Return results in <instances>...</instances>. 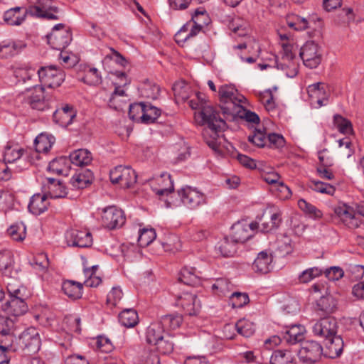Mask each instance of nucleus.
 <instances>
[{
    "instance_id": "cd10ccee",
    "label": "nucleus",
    "mask_w": 364,
    "mask_h": 364,
    "mask_svg": "<svg viewBox=\"0 0 364 364\" xmlns=\"http://www.w3.org/2000/svg\"><path fill=\"white\" fill-rule=\"evenodd\" d=\"M252 234L250 232V226L246 222H238L231 228L230 237L237 243H243L250 238Z\"/></svg>"
},
{
    "instance_id": "f03ea898",
    "label": "nucleus",
    "mask_w": 364,
    "mask_h": 364,
    "mask_svg": "<svg viewBox=\"0 0 364 364\" xmlns=\"http://www.w3.org/2000/svg\"><path fill=\"white\" fill-rule=\"evenodd\" d=\"M44 91L45 89L42 85H35L33 89H26L24 92L18 95V98L32 109L43 111L49 108V101L46 98Z\"/></svg>"
},
{
    "instance_id": "f257e3e1",
    "label": "nucleus",
    "mask_w": 364,
    "mask_h": 364,
    "mask_svg": "<svg viewBox=\"0 0 364 364\" xmlns=\"http://www.w3.org/2000/svg\"><path fill=\"white\" fill-rule=\"evenodd\" d=\"M218 93L223 117L228 121H234L242 109L240 104L245 97L234 87L228 85L221 86Z\"/></svg>"
},
{
    "instance_id": "ea45409f",
    "label": "nucleus",
    "mask_w": 364,
    "mask_h": 364,
    "mask_svg": "<svg viewBox=\"0 0 364 364\" xmlns=\"http://www.w3.org/2000/svg\"><path fill=\"white\" fill-rule=\"evenodd\" d=\"M317 309L325 314H331L337 308V301L331 294L321 296L316 302Z\"/></svg>"
},
{
    "instance_id": "20e7f679",
    "label": "nucleus",
    "mask_w": 364,
    "mask_h": 364,
    "mask_svg": "<svg viewBox=\"0 0 364 364\" xmlns=\"http://www.w3.org/2000/svg\"><path fill=\"white\" fill-rule=\"evenodd\" d=\"M198 114L201 117L202 124H207L215 134L224 131L227 127L225 122L227 119H222L213 106L205 104V106H202V109Z\"/></svg>"
},
{
    "instance_id": "5701e85b",
    "label": "nucleus",
    "mask_w": 364,
    "mask_h": 364,
    "mask_svg": "<svg viewBox=\"0 0 364 364\" xmlns=\"http://www.w3.org/2000/svg\"><path fill=\"white\" fill-rule=\"evenodd\" d=\"M326 356L331 358H336L338 357L343 352L344 347V342L341 336H332L329 338L325 339Z\"/></svg>"
},
{
    "instance_id": "9d476101",
    "label": "nucleus",
    "mask_w": 364,
    "mask_h": 364,
    "mask_svg": "<svg viewBox=\"0 0 364 364\" xmlns=\"http://www.w3.org/2000/svg\"><path fill=\"white\" fill-rule=\"evenodd\" d=\"M28 15L31 16L46 18L48 20H58L55 14L58 12V8L53 6V0H38L35 5L28 7Z\"/></svg>"
},
{
    "instance_id": "864d4df0",
    "label": "nucleus",
    "mask_w": 364,
    "mask_h": 364,
    "mask_svg": "<svg viewBox=\"0 0 364 364\" xmlns=\"http://www.w3.org/2000/svg\"><path fill=\"white\" fill-rule=\"evenodd\" d=\"M309 186L316 192L329 196H333L336 192V188L333 186L320 181L311 180Z\"/></svg>"
},
{
    "instance_id": "2f4dec72",
    "label": "nucleus",
    "mask_w": 364,
    "mask_h": 364,
    "mask_svg": "<svg viewBox=\"0 0 364 364\" xmlns=\"http://www.w3.org/2000/svg\"><path fill=\"white\" fill-rule=\"evenodd\" d=\"M14 255L9 250L0 252V272L7 277L11 278L14 273Z\"/></svg>"
},
{
    "instance_id": "79ce46f5",
    "label": "nucleus",
    "mask_w": 364,
    "mask_h": 364,
    "mask_svg": "<svg viewBox=\"0 0 364 364\" xmlns=\"http://www.w3.org/2000/svg\"><path fill=\"white\" fill-rule=\"evenodd\" d=\"M119 321L127 328H132L139 322L138 314L133 309H124L119 314Z\"/></svg>"
},
{
    "instance_id": "c03bdc74",
    "label": "nucleus",
    "mask_w": 364,
    "mask_h": 364,
    "mask_svg": "<svg viewBox=\"0 0 364 364\" xmlns=\"http://www.w3.org/2000/svg\"><path fill=\"white\" fill-rule=\"evenodd\" d=\"M55 142V138L51 135L40 134L35 139V149L37 152L47 153Z\"/></svg>"
},
{
    "instance_id": "680f3d73",
    "label": "nucleus",
    "mask_w": 364,
    "mask_h": 364,
    "mask_svg": "<svg viewBox=\"0 0 364 364\" xmlns=\"http://www.w3.org/2000/svg\"><path fill=\"white\" fill-rule=\"evenodd\" d=\"M323 273L318 267H311L303 271L299 276V281L301 283H308Z\"/></svg>"
},
{
    "instance_id": "f8f14e48",
    "label": "nucleus",
    "mask_w": 364,
    "mask_h": 364,
    "mask_svg": "<svg viewBox=\"0 0 364 364\" xmlns=\"http://www.w3.org/2000/svg\"><path fill=\"white\" fill-rule=\"evenodd\" d=\"M126 220L124 212L115 206H109L103 210L102 223L105 228L113 230L122 227Z\"/></svg>"
},
{
    "instance_id": "c756f323",
    "label": "nucleus",
    "mask_w": 364,
    "mask_h": 364,
    "mask_svg": "<svg viewBox=\"0 0 364 364\" xmlns=\"http://www.w3.org/2000/svg\"><path fill=\"white\" fill-rule=\"evenodd\" d=\"M94 176L89 169H81L70 178V184L75 188L82 189L91 184Z\"/></svg>"
},
{
    "instance_id": "72a5a7b5",
    "label": "nucleus",
    "mask_w": 364,
    "mask_h": 364,
    "mask_svg": "<svg viewBox=\"0 0 364 364\" xmlns=\"http://www.w3.org/2000/svg\"><path fill=\"white\" fill-rule=\"evenodd\" d=\"M237 244L230 237H224L218 242L215 249L224 257H233L237 252Z\"/></svg>"
},
{
    "instance_id": "4c0bfd02",
    "label": "nucleus",
    "mask_w": 364,
    "mask_h": 364,
    "mask_svg": "<svg viewBox=\"0 0 364 364\" xmlns=\"http://www.w3.org/2000/svg\"><path fill=\"white\" fill-rule=\"evenodd\" d=\"M139 90L142 97L151 100L157 99L160 92L159 87L156 83L149 80L142 82Z\"/></svg>"
},
{
    "instance_id": "dca6fc26",
    "label": "nucleus",
    "mask_w": 364,
    "mask_h": 364,
    "mask_svg": "<svg viewBox=\"0 0 364 364\" xmlns=\"http://www.w3.org/2000/svg\"><path fill=\"white\" fill-rule=\"evenodd\" d=\"M175 305L181 308L188 316L196 315L200 308V304L197 302V296L188 292H184L178 296Z\"/></svg>"
},
{
    "instance_id": "e2e57ef3",
    "label": "nucleus",
    "mask_w": 364,
    "mask_h": 364,
    "mask_svg": "<svg viewBox=\"0 0 364 364\" xmlns=\"http://www.w3.org/2000/svg\"><path fill=\"white\" fill-rule=\"evenodd\" d=\"M8 233L16 241H22L26 237V227L21 225H13L8 229Z\"/></svg>"
},
{
    "instance_id": "6e6d98bb",
    "label": "nucleus",
    "mask_w": 364,
    "mask_h": 364,
    "mask_svg": "<svg viewBox=\"0 0 364 364\" xmlns=\"http://www.w3.org/2000/svg\"><path fill=\"white\" fill-rule=\"evenodd\" d=\"M232 284L228 279L225 278L217 279L212 285V289L216 291L219 296H226L230 291Z\"/></svg>"
},
{
    "instance_id": "338daca9",
    "label": "nucleus",
    "mask_w": 364,
    "mask_h": 364,
    "mask_svg": "<svg viewBox=\"0 0 364 364\" xmlns=\"http://www.w3.org/2000/svg\"><path fill=\"white\" fill-rule=\"evenodd\" d=\"M32 265L35 269L45 272L49 266V260L47 255L44 252L38 254L34 257Z\"/></svg>"
},
{
    "instance_id": "bb28decb",
    "label": "nucleus",
    "mask_w": 364,
    "mask_h": 364,
    "mask_svg": "<svg viewBox=\"0 0 364 364\" xmlns=\"http://www.w3.org/2000/svg\"><path fill=\"white\" fill-rule=\"evenodd\" d=\"M16 323L14 319L0 315V340L12 343L14 337Z\"/></svg>"
},
{
    "instance_id": "4d7b16f0",
    "label": "nucleus",
    "mask_w": 364,
    "mask_h": 364,
    "mask_svg": "<svg viewBox=\"0 0 364 364\" xmlns=\"http://www.w3.org/2000/svg\"><path fill=\"white\" fill-rule=\"evenodd\" d=\"M249 302V296L246 293L233 292L229 298V304L233 309L242 308Z\"/></svg>"
},
{
    "instance_id": "f704fd0d",
    "label": "nucleus",
    "mask_w": 364,
    "mask_h": 364,
    "mask_svg": "<svg viewBox=\"0 0 364 364\" xmlns=\"http://www.w3.org/2000/svg\"><path fill=\"white\" fill-rule=\"evenodd\" d=\"M92 154L87 149H78L70 154L71 163L77 166L90 164L92 161Z\"/></svg>"
},
{
    "instance_id": "a19ab883",
    "label": "nucleus",
    "mask_w": 364,
    "mask_h": 364,
    "mask_svg": "<svg viewBox=\"0 0 364 364\" xmlns=\"http://www.w3.org/2000/svg\"><path fill=\"white\" fill-rule=\"evenodd\" d=\"M6 292L8 298L22 297L28 298L27 290L25 287L21 285L19 282L11 279L7 282Z\"/></svg>"
},
{
    "instance_id": "4468645a",
    "label": "nucleus",
    "mask_w": 364,
    "mask_h": 364,
    "mask_svg": "<svg viewBox=\"0 0 364 364\" xmlns=\"http://www.w3.org/2000/svg\"><path fill=\"white\" fill-rule=\"evenodd\" d=\"M338 323L336 319L327 316L318 320L312 326L314 336L323 338H329L337 333Z\"/></svg>"
},
{
    "instance_id": "393cba45",
    "label": "nucleus",
    "mask_w": 364,
    "mask_h": 364,
    "mask_svg": "<svg viewBox=\"0 0 364 364\" xmlns=\"http://www.w3.org/2000/svg\"><path fill=\"white\" fill-rule=\"evenodd\" d=\"M43 188L47 196L51 198H64L67 195L65 186L53 178H47Z\"/></svg>"
},
{
    "instance_id": "774afa93",
    "label": "nucleus",
    "mask_w": 364,
    "mask_h": 364,
    "mask_svg": "<svg viewBox=\"0 0 364 364\" xmlns=\"http://www.w3.org/2000/svg\"><path fill=\"white\" fill-rule=\"evenodd\" d=\"M271 191L282 200H285L291 197V191L290 188L281 181Z\"/></svg>"
},
{
    "instance_id": "39448f33",
    "label": "nucleus",
    "mask_w": 364,
    "mask_h": 364,
    "mask_svg": "<svg viewBox=\"0 0 364 364\" xmlns=\"http://www.w3.org/2000/svg\"><path fill=\"white\" fill-rule=\"evenodd\" d=\"M180 201L188 209L195 210L207 203L205 195L197 188L185 186L178 191Z\"/></svg>"
},
{
    "instance_id": "bf43d9fd",
    "label": "nucleus",
    "mask_w": 364,
    "mask_h": 364,
    "mask_svg": "<svg viewBox=\"0 0 364 364\" xmlns=\"http://www.w3.org/2000/svg\"><path fill=\"white\" fill-rule=\"evenodd\" d=\"M237 331L245 337H250L255 331V326L250 321L242 319L238 321L235 324Z\"/></svg>"
},
{
    "instance_id": "a18cd8bd",
    "label": "nucleus",
    "mask_w": 364,
    "mask_h": 364,
    "mask_svg": "<svg viewBox=\"0 0 364 364\" xmlns=\"http://www.w3.org/2000/svg\"><path fill=\"white\" fill-rule=\"evenodd\" d=\"M183 318L178 314H168L163 316L159 323L165 330H173L178 328L182 323Z\"/></svg>"
},
{
    "instance_id": "09e8293b",
    "label": "nucleus",
    "mask_w": 364,
    "mask_h": 364,
    "mask_svg": "<svg viewBox=\"0 0 364 364\" xmlns=\"http://www.w3.org/2000/svg\"><path fill=\"white\" fill-rule=\"evenodd\" d=\"M293 361V356L290 351L277 350L270 357V364H290Z\"/></svg>"
},
{
    "instance_id": "2eb2a0df",
    "label": "nucleus",
    "mask_w": 364,
    "mask_h": 364,
    "mask_svg": "<svg viewBox=\"0 0 364 364\" xmlns=\"http://www.w3.org/2000/svg\"><path fill=\"white\" fill-rule=\"evenodd\" d=\"M334 213L350 229H355L360 226L361 219L354 210L345 204L334 208Z\"/></svg>"
},
{
    "instance_id": "4be33fe9",
    "label": "nucleus",
    "mask_w": 364,
    "mask_h": 364,
    "mask_svg": "<svg viewBox=\"0 0 364 364\" xmlns=\"http://www.w3.org/2000/svg\"><path fill=\"white\" fill-rule=\"evenodd\" d=\"M273 256L267 250L262 251L258 255L252 264V269L259 274H267L272 268Z\"/></svg>"
},
{
    "instance_id": "de8ad7c7",
    "label": "nucleus",
    "mask_w": 364,
    "mask_h": 364,
    "mask_svg": "<svg viewBox=\"0 0 364 364\" xmlns=\"http://www.w3.org/2000/svg\"><path fill=\"white\" fill-rule=\"evenodd\" d=\"M298 205L302 211L314 220H318L323 217V213L321 210L308 203L304 199H299L298 200Z\"/></svg>"
},
{
    "instance_id": "0eeeda50",
    "label": "nucleus",
    "mask_w": 364,
    "mask_h": 364,
    "mask_svg": "<svg viewBox=\"0 0 364 364\" xmlns=\"http://www.w3.org/2000/svg\"><path fill=\"white\" fill-rule=\"evenodd\" d=\"M110 181L123 188L132 187L136 183L137 175L129 166H117L109 172Z\"/></svg>"
},
{
    "instance_id": "473e14b6",
    "label": "nucleus",
    "mask_w": 364,
    "mask_h": 364,
    "mask_svg": "<svg viewBox=\"0 0 364 364\" xmlns=\"http://www.w3.org/2000/svg\"><path fill=\"white\" fill-rule=\"evenodd\" d=\"M82 284L73 280L64 281L62 284V290L64 294L71 299H80L82 295Z\"/></svg>"
},
{
    "instance_id": "58836bf2",
    "label": "nucleus",
    "mask_w": 364,
    "mask_h": 364,
    "mask_svg": "<svg viewBox=\"0 0 364 364\" xmlns=\"http://www.w3.org/2000/svg\"><path fill=\"white\" fill-rule=\"evenodd\" d=\"M179 281L186 285L194 286L200 282L196 268L185 267L181 269Z\"/></svg>"
},
{
    "instance_id": "aec40b11",
    "label": "nucleus",
    "mask_w": 364,
    "mask_h": 364,
    "mask_svg": "<svg viewBox=\"0 0 364 364\" xmlns=\"http://www.w3.org/2000/svg\"><path fill=\"white\" fill-rule=\"evenodd\" d=\"M28 298L15 297L8 298L2 304V309L14 316H19L26 314L28 309L26 299Z\"/></svg>"
},
{
    "instance_id": "603ef678",
    "label": "nucleus",
    "mask_w": 364,
    "mask_h": 364,
    "mask_svg": "<svg viewBox=\"0 0 364 364\" xmlns=\"http://www.w3.org/2000/svg\"><path fill=\"white\" fill-rule=\"evenodd\" d=\"M156 237L154 228H143L139 231L138 242L142 247L149 245Z\"/></svg>"
},
{
    "instance_id": "9b49d317",
    "label": "nucleus",
    "mask_w": 364,
    "mask_h": 364,
    "mask_svg": "<svg viewBox=\"0 0 364 364\" xmlns=\"http://www.w3.org/2000/svg\"><path fill=\"white\" fill-rule=\"evenodd\" d=\"M283 53L280 61L274 56L276 68L285 71L287 77H293L298 73L297 65L294 62L295 55L292 53V46L289 43L282 44Z\"/></svg>"
},
{
    "instance_id": "7ed1b4c3",
    "label": "nucleus",
    "mask_w": 364,
    "mask_h": 364,
    "mask_svg": "<svg viewBox=\"0 0 364 364\" xmlns=\"http://www.w3.org/2000/svg\"><path fill=\"white\" fill-rule=\"evenodd\" d=\"M48 43L51 48L58 50H63L73 40L72 32L69 27L63 23L55 25L51 33L47 36Z\"/></svg>"
},
{
    "instance_id": "f3484780",
    "label": "nucleus",
    "mask_w": 364,
    "mask_h": 364,
    "mask_svg": "<svg viewBox=\"0 0 364 364\" xmlns=\"http://www.w3.org/2000/svg\"><path fill=\"white\" fill-rule=\"evenodd\" d=\"M65 238L69 246L88 247L92 244V235L87 230L71 229L67 231Z\"/></svg>"
},
{
    "instance_id": "052dcab7",
    "label": "nucleus",
    "mask_w": 364,
    "mask_h": 364,
    "mask_svg": "<svg viewBox=\"0 0 364 364\" xmlns=\"http://www.w3.org/2000/svg\"><path fill=\"white\" fill-rule=\"evenodd\" d=\"M146 107L145 102L134 103L129 105V117L131 119L136 122H141V115Z\"/></svg>"
},
{
    "instance_id": "ddd939ff",
    "label": "nucleus",
    "mask_w": 364,
    "mask_h": 364,
    "mask_svg": "<svg viewBox=\"0 0 364 364\" xmlns=\"http://www.w3.org/2000/svg\"><path fill=\"white\" fill-rule=\"evenodd\" d=\"M323 348L321 345L314 341H306L302 343L298 355L303 362L314 363L321 357Z\"/></svg>"
},
{
    "instance_id": "49530a36",
    "label": "nucleus",
    "mask_w": 364,
    "mask_h": 364,
    "mask_svg": "<svg viewBox=\"0 0 364 364\" xmlns=\"http://www.w3.org/2000/svg\"><path fill=\"white\" fill-rule=\"evenodd\" d=\"M333 122L340 133L349 134L353 132V124L350 120L341 114H336L333 116Z\"/></svg>"
},
{
    "instance_id": "6e6552de",
    "label": "nucleus",
    "mask_w": 364,
    "mask_h": 364,
    "mask_svg": "<svg viewBox=\"0 0 364 364\" xmlns=\"http://www.w3.org/2000/svg\"><path fill=\"white\" fill-rule=\"evenodd\" d=\"M299 56L306 67L313 69L321 63L322 54L319 46L314 41H309L300 48Z\"/></svg>"
},
{
    "instance_id": "c85d7f7f",
    "label": "nucleus",
    "mask_w": 364,
    "mask_h": 364,
    "mask_svg": "<svg viewBox=\"0 0 364 364\" xmlns=\"http://www.w3.org/2000/svg\"><path fill=\"white\" fill-rule=\"evenodd\" d=\"M26 44L21 41L6 40L0 43V55L9 58L17 55L24 48Z\"/></svg>"
},
{
    "instance_id": "7c9ffc66",
    "label": "nucleus",
    "mask_w": 364,
    "mask_h": 364,
    "mask_svg": "<svg viewBox=\"0 0 364 364\" xmlns=\"http://www.w3.org/2000/svg\"><path fill=\"white\" fill-rule=\"evenodd\" d=\"M49 205V202L47 199V195L37 193L34 194L29 202L28 208L29 211L33 215H41L44 213Z\"/></svg>"
},
{
    "instance_id": "a211bd4d",
    "label": "nucleus",
    "mask_w": 364,
    "mask_h": 364,
    "mask_svg": "<svg viewBox=\"0 0 364 364\" xmlns=\"http://www.w3.org/2000/svg\"><path fill=\"white\" fill-rule=\"evenodd\" d=\"M307 92L311 104H317L316 107H321L327 105L329 94L325 89L324 83L316 82L310 85L307 88Z\"/></svg>"
},
{
    "instance_id": "412c9836",
    "label": "nucleus",
    "mask_w": 364,
    "mask_h": 364,
    "mask_svg": "<svg viewBox=\"0 0 364 364\" xmlns=\"http://www.w3.org/2000/svg\"><path fill=\"white\" fill-rule=\"evenodd\" d=\"M305 327L302 325L295 324L286 326L282 331L283 341L289 345H294L304 339Z\"/></svg>"
},
{
    "instance_id": "e433bc0d",
    "label": "nucleus",
    "mask_w": 364,
    "mask_h": 364,
    "mask_svg": "<svg viewBox=\"0 0 364 364\" xmlns=\"http://www.w3.org/2000/svg\"><path fill=\"white\" fill-rule=\"evenodd\" d=\"M166 335L165 331L163 329V327L161 326V324L157 323H152L147 328L146 333V341L149 344L155 345L157 342L163 338V337Z\"/></svg>"
},
{
    "instance_id": "8fccbe9b",
    "label": "nucleus",
    "mask_w": 364,
    "mask_h": 364,
    "mask_svg": "<svg viewBox=\"0 0 364 364\" xmlns=\"http://www.w3.org/2000/svg\"><path fill=\"white\" fill-rule=\"evenodd\" d=\"M161 115V109L149 103H146V107L141 115V122L144 124H151L154 122Z\"/></svg>"
},
{
    "instance_id": "b1692460",
    "label": "nucleus",
    "mask_w": 364,
    "mask_h": 364,
    "mask_svg": "<svg viewBox=\"0 0 364 364\" xmlns=\"http://www.w3.org/2000/svg\"><path fill=\"white\" fill-rule=\"evenodd\" d=\"M27 15L28 8L23 10L22 7L16 6L5 11L4 21L9 26H20L25 21Z\"/></svg>"
},
{
    "instance_id": "6ab92c4d",
    "label": "nucleus",
    "mask_w": 364,
    "mask_h": 364,
    "mask_svg": "<svg viewBox=\"0 0 364 364\" xmlns=\"http://www.w3.org/2000/svg\"><path fill=\"white\" fill-rule=\"evenodd\" d=\"M75 117L76 111L73 106L67 104L54 112L53 120L59 126L66 127L73 123Z\"/></svg>"
},
{
    "instance_id": "69168bd1",
    "label": "nucleus",
    "mask_w": 364,
    "mask_h": 364,
    "mask_svg": "<svg viewBox=\"0 0 364 364\" xmlns=\"http://www.w3.org/2000/svg\"><path fill=\"white\" fill-rule=\"evenodd\" d=\"M65 161L66 159L63 157L54 159L49 163L48 169L49 171H51L54 173L61 175L63 173L65 169Z\"/></svg>"
},
{
    "instance_id": "a878e982",
    "label": "nucleus",
    "mask_w": 364,
    "mask_h": 364,
    "mask_svg": "<svg viewBox=\"0 0 364 364\" xmlns=\"http://www.w3.org/2000/svg\"><path fill=\"white\" fill-rule=\"evenodd\" d=\"M152 183L158 184L159 187H152V189L159 196H167L173 192V183L169 174L162 173L159 177L154 179Z\"/></svg>"
},
{
    "instance_id": "c9c22d12",
    "label": "nucleus",
    "mask_w": 364,
    "mask_h": 364,
    "mask_svg": "<svg viewBox=\"0 0 364 364\" xmlns=\"http://www.w3.org/2000/svg\"><path fill=\"white\" fill-rule=\"evenodd\" d=\"M282 223V215L279 212L272 213L269 220H262L259 228L264 233H269L277 230Z\"/></svg>"
},
{
    "instance_id": "3c124183",
    "label": "nucleus",
    "mask_w": 364,
    "mask_h": 364,
    "mask_svg": "<svg viewBox=\"0 0 364 364\" xmlns=\"http://www.w3.org/2000/svg\"><path fill=\"white\" fill-rule=\"evenodd\" d=\"M190 21L191 23H193L198 25V26H200L203 28L209 24L210 20L206 10L203 7H200L195 10Z\"/></svg>"
},
{
    "instance_id": "0e129e2a",
    "label": "nucleus",
    "mask_w": 364,
    "mask_h": 364,
    "mask_svg": "<svg viewBox=\"0 0 364 364\" xmlns=\"http://www.w3.org/2000/svg\"><path fill=\"white\" fill-rule=\"evenodd\" d=\"M16 348L13 346L10 342H6L4 340H0V364H9L10 358L6 355L7 350L16 351Z\"/></svg>"
},
{
    "instance_id": "423d86ee",
    "label": "nucleus",
    "mask_w": 364,
    "mask_h": 364,
    "mask_svg": "<svg viewBox=\"0 0 364 364\" xmlns=\"http://www.w3.org/2000/svg\"><path fill=\"white\" fill-rule=\"evenodd\" d=\"M18 348L26 350L29 354L37 353L41 347L39 332L35 327H29L23 331L17 340Z\"/></svg>"
},
{
    "instance_id": "37998d69",
    "label": "nucleus",
    "mask_w": 364,
    "mask_h": 364,
    "mask_svg": "<svg viewBox=\"0 0 364 364\" xmlns=\"http://www.w3.org/2000/svg\"><path fill=\"white\" fill-rule=\"evenodd\" d=\"M25 152V149L17 145L7 144L4 148V161L6 163H14L20 159Z\"/></svg>"
},
{
    "instance_id": "13d9d810",
    "label": "nucleus",
    "mask_w": 364,
    "mask_h": 364,
    "mask_svg": "<svg viewBox=\"0 0 364 364\" xmlns=\"http://www.w3.org/2000/svg\"><path fill=\"white\" fill-rule=\"evenodd\" d=\"M82 80L84 82L90 85H98L102 82V77L97 69L95 68L86 70Z\"/></svg>"
},
{
    "instance_id": "1a4fd4ad",
    "label": "nucleus",
    "mask_w": 364,
    "mask_h": 364,
    "mask_svg": "<svg viewBox=\"0 0 364 364\" xmlns=\"http://www.w3.org/2000/svg\"><path fill=\"white\" fill-rule=\"evenodd\" d=\"M38 75L39 80L43 86L48 87H59L65 80V73L55 66L41 67Z\"/></svg>"
},
{
    "instance_id": "5fc2aeb1",
    "label": "nucleus",
    "mask_w": 364,
    "mask_h": 364,
    "mask_svg": "<svg viewBox=\"0 0 364 364\" xmlns=\"http://www.w3.org/2000/svg\"><path fill=\"white\" fill-rule=\"evenodd\" d=\"M154 346H156L159 353L166 355L173 352L174 343L172 337L168 334H166Z\"/></svg>"
}]
</instances>
